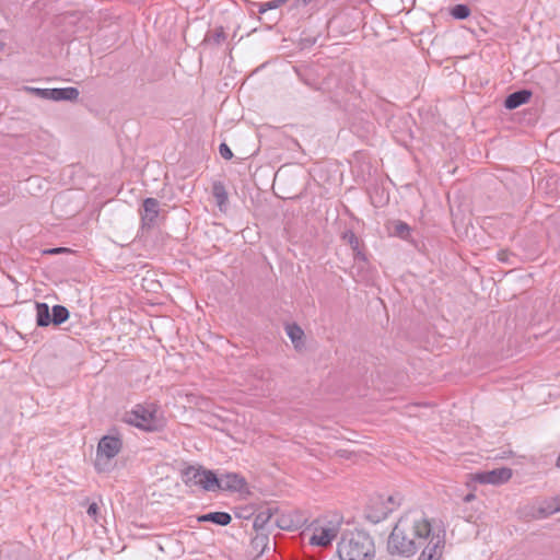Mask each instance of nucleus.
I'll list each match as a JSON object with an SVG mask.
<instances>
[{"mask_svg": "<svg viewBox=\"0 0 560 560\" xmlns=\"http://www.w3.org/2000/svg\"><path fill=\"white\" fill-rule=\"evenodd\" d=\"M445 536L442 522L406 514L398 520L388 537V551L410 557L422 548L418 560H440L445 548Z\"/></svg>", "mask_w": 560, "mask_h": 560, "instance_id": "1", "label": "nucleus"}, {"mask_svg": "<svg viewBox=\"0 0 560 560\" xmlns=\"http://www.w3.org/2000/svg\"><path fill=\"white\" fill-rule=\"evenodd\" d=\"M340 560H372L375 557V544L364 530H348L337 544Z\"/></svg>", "mask_w": 560, "mask_h": 560, "instance_id": "2", "label": "nucleus"}, {"mask_svg": "<svg viewBox=\"0 0 560 560\" xmlns=\"http://www.w3.org/2000/svg\"><path fill=\"white\" fill-rule=\"evenodd\" d=\"M122 448V440L119 435H104L96 450L95 469L100 472L112 469V459L116 457Z\"/></svg>", "mask_w": 560, "mask_h": 560, "instance_id": "3", "label": "nucleus"}, {"mask_svg": "<svg viewBox=\"0 0 560 560\" xmlns=\"http://www.w3.org/2000/svg\"><path fill=\"white\" fill-rule=\"evenodd\" d=\"M158 407L155 404L136 405V407L127 412L125 421L141 430L153 432L161 428L160 420L156 417Z\"/></svg>", "mask_w": 560, "mask_h": 560, "instance_id": "4", "label": "nucleus"}, {"mask_svg": "<svg viewBox=\"0 0 560 560\" xmlns=\"http://www.w3.org/2000/svg\"><path fill=\"white\" fill-rule=\"evenodd\" d=\"M182 480L188 487L198 486L205 491H212L217 475L202 466H187L182 470Z\"/></svg>", "mask_w": 560, "mask_h": 560, "instance_id": "5", "label": "nucleus"}, {"mask_svg": "<svg viewBox=\"0 0 560 560\" xmlns=\"http://www.w3.org/2000/svg\"><path fill=\"white\" fill-rule=\"evenodd\" d=\"M25 90L36 97L55 102L77 101L80 95L79 90L72 86L60 89H39L26 86Z\"/></svg>", "mask_w": 560, "mask_h": 560, "instance_id": "6", "label": "nucleus"}, {"mask_svg": "<svg viewBox=\"0 0 560 560\" xmlns=\"http://www.w3.org/2000/svg\"><path fill=\"white\" fill-rule=\"evenodd\" d=\"M339 534V524L329 523L324 526H315L313 535L310 537V544L327 548L331 546L332 541Z\"/></svg>", "mask_w": 560, "mask_h": 560, "instance_id": "7", "label": "nucleus"}, {"mask_svg": "<svg viewBox=\"0 0 560 560\" xmlns=\"http://www.w3.org/2000/svg\"><path fill=\"white\" fill-rule=\"evenodd\" d=\"M160 201L155 198H145L140 210L141 229L150 231L158 225Z\"/></svg>", "mask_w": 560, "mask_h": 560, "instance_id": "8", "label": "nucleus"}, {"mask_svg": "<svg viewBox=\"0 0 560 560\" xmlns=\"http://www.w3.org/2000/svg\"><path fill=\"white\" fill-rule=\"evenodd\" d=\"M512 477V469L502 467L490 471L477 472L472 480L481 485H501L509 481Z\"/></svg>", "mask_w": 560, "mask_h": 560, "instance_id": "9", "label": "nucleus"}, {"mask_svg": "<svg viewBox=\"0 0 560 560\" xmlns=\"http://www.w3.org/2000/svg\"><path fill=\"white\" fill-rule=\"evenodd\" d=\"M246 480L243 476L236 472H228L217 476V482L213 483V490H224V491H242L246 487Z\"/></svg>", "mask_w": 560, "mask_h": 560, "instance_id": "10", "label": "nucleus"}, {"mask_svg": "<svg viewBox=\"0 0 560 560\" xmlns=\"http://www.w3.org/2000/svg\"><path fill=\"white\" fill-rule=\"evenodd\" d=\"M305 520L299 514H281L276 517L275 525L284 530H294L300 528Z\"/></svg>", "mask_w": 560, "mask_h": 560, "instance_id": "11", "label": "nucleus"}, {"mask_svg": "<svg viewBox=\"0 0 560 560\" xmlns=\"http://www.w3.org/2000/svg\"><path fill=\"white\" fill-rule=\"evenodd\" d=\"M532 96L528 90H520L509 94L504 101V106L508 109H515L523 104H526Z\"/></svg>", "mask_w": 560, "mask_h": 560, "instance_id": "12", "label": "nucleus"}, {"mask_svg": "<svg viewBox=\"0 0 560 560\" xmlns=\"http://www.w3.org/2000/svg\"><path fill=\"white\" fill-rule=\"evenodd\" d=\"M278 512L277 508L266 506L259 510L254 518L253 526L256 530L264 529L273 518L275 514Z\"/></svg>", "mask_w": 560, "mask_h": 560, "instance_id": "13", "label": "nucleus"}, {"mask_svg": "<svg viewBox=\"0 0 560 560\" xmlns=\"http://www.w3.org/2000/svg\"><path fill=\"white\" fill-rule=\"evenodd\" d=\"M388 231L390 235L397 236L404 241L411 237V228L404 221L395 220L389 223Z\"/></svg>", "mask_w": 560, "mask_h": 560, "instance_id": "14", "label": "nucleus"}, {"mask_svg": "<svg viewBox=\"0 0 560 560\" xmlns=\"http://www.w3.org/2000/svg\"><path fill=\"white\" fill-rule=\"evenodd\" d=\"M199 522H211L220 526H226L232 522V516L228 512H210L198 517Z\"/></svg>", "mask_w": 560, "mask_h": 560, "instance_id": "15", "label": "nucleus"}, {"mask_svg": "<svg viewBox=\"0 0 560 560\" xmlns=\"http://www.w3.org/2000/svg\"><path fill=\"white\" fill-rule=\"evenodd\" d=\"M36 324L39 327H46L51 324V314L48 304H36Z\"/></svg>", "mask_w": 560, "mask_h": 560, "instance_id": "16", "label": "nucleus"}, {"mask_svg": "<svg viewBox=\"0 0 560 560\" xmlns=\"http://www.w3.org/2000/svg\"><path fill=\"white\" fill-rule=\"evenodd\" d=\"M51 323L54 325H60L68 320L70 313L63 305H54L51 308Z\"/></svg>", "mask_w": 560, "mask_h": 560, "instance_id": "17", "label": "nucleus"}, {"mask_svg": "<svg viewBox=\"0 0 560 560\" xmlns=\"http://www.w3.org/2000/svg\"><path fill=\"white\" fill-rule=\"evenodd\" d=\"M212 195L217 205L222 208L228 202L229 196L225 186L221 182H215L212 186Z\"/></svg>", "mask_w": 560, "mask_h": 560, "instance_id": "18", "label": "nucleus"}, {"mask_svg": "<svg viewBox=\"0 0 560 560\" xmlns=\"http://www.w3.org/2000/svg\"><path fill=\"white\" fill-rule=\"evenodd\" d=\"M285 330L294 347L299 348L303 343L304 331L302 328L296 324H291L287 326Z\"/></svg>", "mask_w": 560, "mask_h": 560, "instance_id": "19", "label": "nucleus"}, {"mask_svg": "<svg viewBox=\"0 0 560 560\" xmlns=\"http://www.w3.org/2000/svg\"><path fill=\"white\" fill-rule=\"evenodd\" d=\"M225 39L226 34L223 26L215 27L211 33L207 34L205 38L206 42L213 45H221Z\"/></svg>", "mask_w": 560, "mask_h": 560, "instance_id": "20", "label": "nucleus"}, {"mask_svg": "<svg viewBox=\"0 0 560 560\" xmlns=\"http://www.w3.org/2000/svg\"><path fill=\"white\" fill-rule=\"evenodd\" d=\"M451 15L456 20H465L470 15V9L466 4H456L451 9Z\"/></svg>", "mask_w": 560, "mask_h": 560, "instance_id": "21", "label": "nucleus"}, {"mask_svg": "<svg viewBox=\"0 0 560 560\" xmlns=\"http://www.w3.org/2000/svg\"><path fill=\"white\" fill-rule=\"evenodd\" d=\"M387 503L389 504V506L384 508V510L382 511V515H377L375 517H373L371 515L369 516L374 523L380 522L381 518H385L387 516V514L390 513L395 509V506L399 505V502L395 501L394 495L387 497Z\"/></svg>", "mask_w": 560, "mask_h": 560, "instance_id": "22", "label": "nucleus"}, {"mask_svg": "<svg viewBox=\"0 0 560 560\" xmlns=\"http://www.w3.org/2000/svg\"><path fill=\"white\" fill-rule=\"evenodd\" d=\"M341 238L350 245V247L352 248V250H357L358 247H360V240L359 237L354 234L353 231L351 230H347L342 233V236Z\"/></svg>", "mask_w": 560, "mask_h": 560, "instance_id": "23", "label": "nucleus"}, {"mask_svg": "<svg viewBox=\"0 0 560 560\" xmlns=\"http://www.w3.org/2000/svg\"><path fill=\"white\" fill-rule=\"evenodd\" d=\"M289 0H272V1H269V2H266V3H260L259 4V9H258V12L260 14H264L266 13L268 10H271V9H276V8H279L280 5L287 3ZM298 2H300V0H296Z\"/></svg>", "mask_w": 560, "mask_h": 560, "instance_id": "24", "label": "nucleus"}, {"mask_svg": "<svg viewBox=\"0 0 560 560\" xmlns=\"http://www.w3.org/2000/svg\"><path fill=\"white\" fill-rule=\"evenodd\" d=\"M560 511V494L553 499V505H549L547 508H540L539 513L542 517L551 515L556 512Z\"/></svg>", "mask_w": 560, "mask_h": 560, "instance_id": "25", "label": "nucleus"}, {"mask_svg": "<svg viewBox=\"0 0 560 560\" xmlns=\"http://www.w3.org/2000/svg\"><path fill=\"white\" fill-rule=\"evenodd\" d=\"M219 152H220V155L224 159V160H231L233 158V152L232 150L230 149V147L226 144V143H221L220 147H219Z\"/></svg>", "mask_w": 560, "mask_h": 560, "instance_id": "26", "label": "nucleus"}, {"mask_svg": "<svg viewBox=\"0 0 560 560\" xmlns=\"http://www.w3.org/2000/svg\"><path fill=\"white\" fill-rule=\"evenodd\" d=\"M510 256H511V254H510V252H509V250H506V249H501V250H499V252H498V254H497L498 259H499L500 261H502V262H505V264H510V262H511V261H510Z\"/></svg>", "mask_w": 560, "mask_h": 560, "instance_id": "27", "label": "nucleus"}, {"mask_svg": "<svg viewBox=\"0 0 560 560\" xmlns=\"http://www.w3.org/2000/svg\"><path fill=\"white\" fill-rule=\"evenodd\" d=\"M88 515L93 517L94 520L96 518L97 516V513H98V506L95 502H93L92 504L89 505L88 508V511H86Z\"/></svg>", "mask_w": 560, "mask_h": 560, "instance_id": "28", "label": "nucleus"}, {"mask_svg": "<svg viewBox=\"0 0 560 560\" xmlns=\"http://www.w3.org/2000/svg\"><path fill=\"white\" fill-rule=\"evenodd\" d=\"M353 257L355 260L366 261V255L363 253L361 247H358L357 250H353Z\"/></svg>", "mask_w": 560, "mask_h": 560, "instance_id": "29", "label": "nucleus"}, {"mask_svg": "<svg viewBox=\"0 0 560 560\" xmlns=\"http://www.w3.org/2000/svg\"><path fill=\"white\" fill-rule=\"evenodd\" d=\"M268 539V537L266 535H257L255 538H254V542L258 546V545H261V544H265V541Z\"/></svg>", "mask_w": 560, "mask_h": 560, "instance_id": "30", "label": "nucleus"}, {"mask_svg": "<svg viewBox=\"0 0 560 560\" xmlns=\"http://www.w3.org/2000/svg\"><path fill=\"white\" fill-rule=\"evenodd\" d=\"M66 252H69V249L66 248V247H56V248L49 249L47 253H49V254H60V253H66Z\"/></svg>", "mask_w": 560, "mask_h": 560, "instance_id": "31", "label": "nucleus"}, {"mask_svg": "<svg viewBox=\"0 0 560 560\" xmlns=\"http://www.w3.org/2000/svg\"><path fill=\"white\" fill-rule=\"evenodd\" d=\"M475 499H476L475 493L469 492V493H467V494L463 498V501H464L465 503H469V502L474 501Z\"/></svg>", "mask_w": 560, "mask_h": 560, "instance_id": "32", "label": "nucleus"}, {"mask_svg": "<svg viewBox=\"0 0 560 560\" xmlns=\"http://www.w3.org/2000/svg\"><path fill=\"white\" fill-rule=\"evenodd\" d=\"M556 466L558 468H560V452H559V455H558V458H557V462H556Z\"/></svg>", "mask_w": 560, "mask_h": 560, "instance_id": "33", "label": "nucleus"}, {"mask_svg": "<svg viewBox=\"0 0 560 560\" xmlns=\"http://www.w3.org/2000/svg\"><path fill=\"white\" fill-rule=\"evenodd\" d=\"M311 0H301L303 4H307Z\"/></svg>", "mask_w": 560, "mask_h": 560, "instance_id": "34", "label": "nucleus"}]
</instances>
